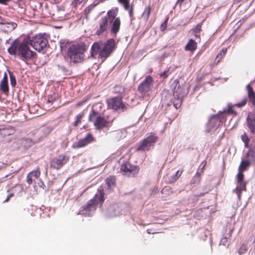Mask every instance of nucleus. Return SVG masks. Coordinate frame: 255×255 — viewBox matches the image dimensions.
Listing matches in <instances>:
<instances>
[{
	"mask_svg": "<svg viewBox=\"0 0 255 255\" xmlns=\"http://www.w3.org/2000/svg\"><path fill=\"white\" fill-rule=\"evenodd\" d=\"M47 45L48 39L46 34L39 33L31 38H25L22 42L18 38L15 39L7 48V52L10 55L26 60L30 59L35 54L30 49V46L36 50L40 51Z\"/></svg>",
	"mask_w": 255,
	"mask_h": 255,
	"instance_id": "1",
	"label": "nucleus"
},
{
	"mask_svg": "<svg viewBox=\"0 0 255 255\" xmlns=\"http://www.w3.org/2000/svg\"><path fill=\"white\" fill-rule=\"evenodd\" d=\"M116 43L113 38H110L106 42L99 41L94 42L91 46V55L95 58L98 55L103 60H106L115 51Z\"/></svg>",
	"mask_w": 255,
	"mask_h": 255,
	"instance_id": "2",
	"label": "nucleus"
},
{
	"mask_svg": "<svg viewBox=\"0 0 255 255\" xmlns=\"http://www.w3.org/2000/svg\"><path fill=\"white\" fill-rule=\"evenodd\" d=\"M121 20L119 17L116 18L115 21H112L104 16L99 21V27L97 29L96 33L98 36H102L110 30L112 35H115L119 32Z\"/></svg>",
	"mask_w": 255,
	"mask_h": 255,
	"instance_id": "3",
	"label": "nucleus"
},
{
	"mask_svg": "<svg viewBox=\"0 0 255 255\" xmlns=\"http://www.w3.org/2000/svg\"><path fill=\"white\" fill-rule=\"evenodd\" d=\"M104 194L102 190H100L99 193L95 195V197L90 200L86 206H83L82 209L80 210L78 214L83 215L85 216H92L99 205L101 206L104 201Z\"/></svg>",
	"mask_w": 255,
	"mask_h": 255,
	"instance_id": "4",
	"label": "nucleus"
},
{
	"mask_svg": "<svg viewBox=\"0 0 255 255\" xmlns=\"http://www.w3.org/2000/svg\"><path fill=\"white\" fill-rule=\"evenodd\" d=\"M233 113H234V111L230 108L227 110V112L224 111L219 113L217 115L212 116L209 119L207 130L209 131L215 130L224 122L227 114Z\"/></svg>",
	"mask_w": 255,
	"mask_h": 255,
	"instance_id": "5",
	"label": "nucleus"
},
{
	"mask_svg": "<svg viewBox=\"0 0 255 255\" xmlns=\"http://www.w3.org/2000/svg\"><path fill=\"white\" fill-rule=\"evenodd\" d=\"M85 49L80 45H71L68 50V56L71 62L74 63H80L84 59Z\"/></svg>",
	"mask_w": 255,
	"mask_h": 255,
	"instance_id": "6",
	"label": "nucleus"
},
{
	"mask_svg": "<svg viewBox=\"0 0 255 255\" xmlns=\"http://www.w3.org/2000/svg\"><path fill=\"white\" fill-rule=\"evenodd\" d=\"M89 121L94 123V125L97 129H101L105 127L108 124V121L100 114L94 110L90 113L89 116Z\"/></svg>",
	"mask_w": 255,
	"mask_h": 255,
	"instance_id": "7",
	"label": "nucleus"
},
{
	"mask_svg": "<svg viewBox=\"0 0 255 255\" xmlns=\"http://www.w3.org/2000/svg\"><path fill=\"white\" fill-rule=\"evenodd\" d=\"M158 139V137L154 133H151L149 135L144 139L137 148V150H149L154 146Z\"/></svg>",
	"mask_w": 255,
	"mask_h": 255,
	"instance_id": "8",
	"label": "nucleus"
},
{
	"mask_svg": "<svg viewBox=\"0 0 255 255\" xmlns=\"http://www.w3.org/2000/svg\"><path fill=\"white\" fill-rule=\"evenodd\" d=\"M108 107L116 111L124 112L126 107L120 97H115L108 101Z\"/></svg>",
	"mask_w": 255,
	"mask_h": 255,
	"instance_id": "9",
	"label": "nucleus"
},
{
	"mask_svg": "<svg viewBox=\"0 0 255 255\" xmlns=\"http://www.w3.org/2000/svg\"><path fill=\"white\" fill-rule=\"evenodd\" d=\"M69 160V157L61 154L53 158L50 161L51 167L58 170L66 164Z\"/></svg>",
	"mask_w": 255,
	"mask_h": 255,
	"instance_id": "10",
	"label": "nucleus"
},
{
	"mask_svg": "<svg viewBox=\"0 0 255 255\" xmlns=\"http://www.w3.org/2000/svg\"><path fill=\"white\" fill-rule=\"evenodd\" d=\"M244 175L243 173H238L237 175L238 184L236 188L234 190L236 191L238 198L240 200L242 195V192L246 189V183L244 181Z\"/></svg>",
	"mask_w": 255,
	"mask_h": 255,
	"instance_id": "11",
	"label": "nucleus"
},
{
	"mask_svg": "<svg viewBox=\"0 0 255 255\" xmlns=\"http://www.w3.org/2000/svg\"><path fill=\"white\" fill-rule=\"evenodd\" d=\"M121 171L124 174L130 176L136 174L138 172V169L136 166H132L129 163L127 162L122 164Z\"/></svg>",
	"mask_w": 255,
	"mask_h": 255,
	"instance_id": "12",
	"label": "nucleus"
},
{
	"mask_svg": "<svg viewBox=\"0 0 255 255\" xmlns=\"http://www.w3.org/2000/svg\"><path fill=\"white\" fill-rule=\"evenodd\" d=\"M153 84L152 78L147 76L142 83L138 87V90L140 93H146L151 90Z\"/></svg>",
	"mask_w": 255,
	"mask_h": 255,
	"instance_id": "13",
	"label": "nucleus"
},
{
	"mask_svg": "<svg viewBox=\"0 0 255 255\" xmlns=\"http://www.w3.org/2000/svg\"><path fill=\"white\" fill-rule=\"evenodd\" d=\"M94 138L91 133H88L87 136L77 142H74L72 145L74 148H79L85 146L93 141Z\"/></svg>",
	"mask_w": 255,
	"mask_h": 255,
	"instance_id": "14",
	"label": "nucleus"
},
{
	"mask_svg": "<svg viewBox=\"0 0 255 255\" xmlns=\"http://www.w3.org/2000/svg\"><path fill=\"white\" fill-rule=\"evenodd\" d=\"M121 208L118 204H114L110 206L107 211V215L109 217H114L120 215Z\"/></svg>",
	"mask_w": 255,
	"mask_h": 255,
	"instance_id": "15",
	"label": "nucleus"
},
{
	"mask_svg": "<svg viewBox=\"0 0 255 255\" xmlns=\"http://www.w3.org/2000/svg\"><path fill=\"white\" fill-rule=\"evenodd\" d=\"M17 26V24L16 23L14 22L7 21L5 20L0 28L2 31L8 33L13 31Z\"/></svg>",
	"mask_w": 255,
	"mask_h": 255,
	"instance_id": "16",
	"label": "nucleus"
},
{
	"mask_svg": "<svg viewBox=\"0 0 255 255\" xmlns=\"http://www.w3.org/2000/svg\"><path fill=\"white\" fill-rule=\"evenodd\" d=\"M248 127L252 133L255 132V114H249L247 119Z\"/></svg>",
	"mask_w": 255,
	"mask_h": 255,
	"instance_id": "17",
	"label": "nucleus"
},
{
	"mask_svg": "<svg viewBox=\"0 0 255 255\" xmlns=\"http://www.w3.org/2000/svg\"><path fill=\"white\" fill-rule=\"evenodd\" d=\"M226 233L225 238H223L221 239L220 241V245H222L223 246H226L228 244V238L230 237L231 234V233L233 231V228H232V225L230 224H227L226 226Z\"/></svg>",
	"mask_w": 255,
	"mask_h": 255,
	"instance_id": "18",
	"label": "nucleus"
},
{
	"mask_svg": "<svg viewBox=\"0 0 255 255\" xmlns=\"http://www.w3.org/2000/svg\"><path fill=\"white\" fill-rule=\"evenodd\" d=\"M119 9L117 7L113 8L112 9L108 11L107 15L105 16L108 19L111 20V21H115L117 18L116 16L118 14Z\"/></svg>",
	"mask_w": 255,
	"mask_h": 255,
	"instance_id": "19",
	"label": "nucleus"
},
{
	"mask_svg": "<svg viewBox=\"0 0 255 255\" xmlns=\"http://www.w3.org/2000/svg\"><path fill=\"white\" fill-rule=\"evenodd\" d=\"M247 90L248 92V97L252 104L255 107V94L251 87L250 84L247 86Z\"/></svg>",
	"mask_w": 255,
	"mask_h": 255,
	"instance_id": "20",
	"label": "nucleus"
},
{
	"mask_svg": "<svg viewBox=\"0 0 255 255\" xmlns=\"http://www.w3.org/2000/svg\"><path fill=\"white\" fill-rule=\"evenodd\" d=\"M197 46V43L193 39H190L185 46V50L193 51L196 49Z\"/></svg>",
	"mask_w": 255,
	"mask_h": 255,
	"instance_id": "21",
	"label": "nucleus"
},
{
	"mask_svg": "<svg viewBox=\"0 0 255 255\" xmlns=\"http://www.w3.org/2000/svg\"><path fill=\"white\" fill-rule=\"evenodd\" d=\"M251 165V163L248 160L242 161L239 167V173H243V172L248 168Z\"/></svg>",
	"mask_w": 255,
	"mask_h": 255,
	"instance_id": "22",
	"label": "nucleus"
},
{
	"mask_svg": "<svg viewBox=\"0 0 255 255\" xmlns=\"http://www.w3.org/2000/svg\"><path fill=\"white\" fill-rule=\"evenodd\" d=\"M0 88L2 92L7 95L9 92V88L8 86V82L0 81Z\"/></svg>",
	"mask_w": 255,
	"mask_h": 255,
	"instance_id": "23",
	"label": "nucleus"
},
{
	"mask_svg": "<svg viewBox=\"0 0 255 255\" xmlns=\"http://www.w3.org/2000/svg\"><path fill=\"white\" fill-rule=\"evenodd\" d=\"M106 182L109 189H112L115 186L116 180L114 177L110 176L108 177L106 180Z\"/></svg>",
	"mask_w": 255,
	"mask_h": 255,
	"instance_id": "24",
	"label": "nucleus"
},
{
	"mask_svg": "<svg viewBox=\"0 0 255 255\" xmlns=\"http://www.w3.org/2000/svg\"><path fill=\"white\" fill-rule=\"evenodd\" d=\"M150 10L151 9L149 6L146 7L145 8L142 14V17L144 20H148L149 15L150 14Z\"/></svg>",
	"mask_w": 255,
	"mask_h": 255,
	"instance_id": "25",
	"label": "nucleus"
},
{
	"mask_svg": "<svg viewBox=\"0 0 255 255\" xmlns=\"http://www.w3.org/2000/svg\"><path fill=\"white\" fill-rule=\"evenodd\" d=\"M203 171L200 170V169H198L196 174V176H194V178L192 180V182L193 183H196V182H199L200 181V176L202 174Z\"/></svg>",
	"mask_w": 255,
	"mask_h": 255,
	"instance_id": "26",
	"label": "nucleus"
},
{
	"mask_svg": "<svg viewBox=\"0 0 255 255\" xmlns=\"http://www.w3.org/2000/svg\"><path fill=\"white\" fill-rule=\"evenodd\" d=\"M125 90V88L121 85H117L114 87V92L117 94H122L124 93Z\"/></svg>",
	"mask_w": 255,
	"mask_h": 255,
	"instance_id": "27",
	"label": "nucleus"
},
{
	"mask_svg": "<svg viewBox=\"0 0 255 255\" xmlns=\"http://www.w3.org/2000/svg\"><path fill=\"white\" fill-rule=\"evenodd\" d=\"M227 48H223L218 54L216 60H217V63L220 62V59L225 56L227 52Z\"/></svg>",
	"mask_w": 255,
	"mask_h": 255,
	"instance_id": "28",
	"label": "nucleus"
},
{
	"mask_svg": "<svg viewBox=\"0 0 255 255\" xmlns=\"http://www.w3.org/2000/svg\"><path fill=\"white\" fill-rule=\"evenodd\" d=\"M247 155L253 159H255V147H252L248 150Z\"/></svg>",
	"mask_w": 255,
	"mask_h": 255,
	"instance_id": "29",
	"label": "nucleus"
},
{
	"mask_svg": "<svg viewBox=\"0 0 255 255\" xmlns=\"http://www.w3.org/2000/svg\"><path fill=\"white\" fill-rule=\"evenodd\" d=\"M118 2L121 3L124 7L125 9L129 8V0H118Z\"/></svg>",
	"mask_w": 255,
	"mask_h": 255,
	"instance_id": "30",
	"label": "nucleus"
},
{
	"mask_svg": "<svg viewBox=\"0 0 255 255\" xmlns=\"http://www.w3.org/2000/svg\"><path fill=\"white\" fill-rule=\"evenodd\" d=\"M242 139L245 143V146L246 148H249V138L246 133L242 135Z\"/></svg>",
	"mask_w": 255,
	"mask_h": 255,
	"instance_id": "31",
	"label": "nucleus"
},
{
	"mask_svg": "<svg viewBox=\"0 0 255 255\" xmlns=\"http://www.w3.org/2000/svg\"><path fill=\"white\" fill-rule=\"evenodd\" d=\"M201 26L199 24L197 25V26L194 28L193 32L194 33L195 36L197 38L198 37L199 38H200L198 34L201 31Z\"/></svg>",
	"mask_w": 255,
	"mask_h": 255,
	"instance_id": "32",
	"label": "nucleus"
},
{
	"mask_svg": "<svg viewBox=\"0 0 255 255\" xmlns=\"http://www.w3.org/2000/svg\"><path fill=\"white\" fill-rule=\"evenodd\" d=\"M30 174L36 179H38L39 177L40 172L39 168H37L36 170L32 171L30 172Z\"/></svg>",
	"mask_w": 255,
	"mask_h": 255,
	"instance_id": "33",
	"label": "nucleus"
},
{
	"mask_svg": "<svg viewBox=\"0 0 255 255\" xmlns=\"http://www.w3.org/2000/svg\"><path fill=\"white\" fill-rule=\"evenodd\" d=\"M125 9L128 11V14L130 17L131 20H132L133 17V7L132 5H129V8Z\"/></svg>",
	"mask_w": 255,
	"mask_h": 255,
	"instance_id": "34",
	"label": "nucleus"
},
{
	"mask_svg": "<svg viewBox=\"0 0 255 255\" xmlns=\"http://www.w3.org/2000/svg\"><path fill=\"white\" fill-rule=\"evenodd\" d=\"M169 74V68H167L164 72L160 73L159 75L161 78L165 79L167 77Z\"/></svg>",
	"mask_w": 255,
	"mask_h": 255,
	"instance_id": "35",
	"label": "nucleus"
},
{
	"mask_svg": "<svg viewBox=\"0 0 255 255\" xmlns=\"http://www.w3.org/2000/svg\"><path fill=\"white\" fill-rule=\"evenodd\" d=\"M182 103V99L180 98H178V99L176 100V101L173 102V105L174 107L177 109L178 108L180 107Z\"/></svg>",
	"mask_w": 255,
	"mask_h": 255,
	"instance_id": "36",
	"label": "nucleus"
},
{
	"mask_svg": "<svg viewBox=\"0 0 255 255\" xmlns=\"http://www.w3.org/2000/svg\"><path fill=\"white\" fill-rule=\"evenodd\" d=\"M9 130V129L7 128H0V133L4 135H10L11 133Z\"/></svg>",
	"mask_w": 255,
	"mask_h": 255,
	"instance_id": "37",
	"label": "nucleus"
},
{
	"mask_svg": "<svg viewBox=\"0 0 255 255\" xmlns=\"http://www.w3.org/2000/svg\"><path fill=\"white\" fill-rule=\"evenodd\" d=\"M83 117V114H79L76 117V121L74 122V125L77 126L78 124L81 122V120Z\"/></svg>",
	"mask_w": 255,
	"mask_h": 255,
	"instance_id": "38",
	"label": "nucleus"
},
{
	"mask_svg": "<svg viewBox=\"0 0 255 255\" xmlns=\"http://www.w3.org/2000/svg\"><path fill=\"white\" fill-rule=\"evenodd\" d=\"M84 0H74L71 3V5L73 7H76L79 5L81 4Z\"/></svg>",
	"mask_w": 255,
	"mask_h": 255,
	"instance_id": "39",
	"label": "nucleus"
},
{
	"mask_svg": "<svg viewBox=\"0 0 255 255\" xmlns=\"http://www.w3.org/2000/svg\"><path fill=\"white\" fill-rule=\"evenodd\" d=\"M247 102V99L245 98L244 99L242 100L240 103H239L236 104V106L239 108L245 106Z\"/></svg>",
	"mask_w": 255,
	"mask_h": 255,
	"instance_id": "40",
	"label": "nucleus"
},
{
	"mask_svg": "<svg viewBox=\"0 0 255 255\" xmlns=\"http://www.w3.org/2000/svg\"><path fill=\"white\" fill-rule=\"evenodd\" d=\"M247 250V247L245 245H243L241 247L240 249L239 250V254L240 255H241L243 254H244Z\"/></svg>",
	"mask_w": 255,
	"mask_h": 255,
	"instance_id": "41",
	"label": "nucleus"
},
{
	"mask_svg": "<svg viewBox=\"0 0 255 255\" xmlns=\"http://www.w3.org/2000/svg\"><path fill=\"white\" fill-rule=\"evenodd\" d=\"M27 183L28 184H31L32 183V176L30 174V173H29L27 175Z\"/></svg>",
	"mask_w": 255,
	"mask_h": 255,
	"instance_id": "42",
	"label": "nucleus"
},
{
	"mask_svg": "<svg viewBox=\"0 0 255 255\" xmlns=\"http://www.w3.org/2000/svg\"><path fill=\"white\" fill-rule=\"evenodd\" d=\"M10 83H11V86L12 87H14L16 84V80H15V78L13 76L10 75Z\"/></svg>",
	"mask_w": 255,
	"mask_h": 255,
	"instance_id": "43",
	"label": "nucleus"
},
{
	"mask_svg": "<svg viewBox=\"0 0 255 255\" xmlns=\"http://www.w3.org/2000/svg\"><path fill=\"white\" fill-rule=\"evenodd\" d=\"M55 99L56 96L55 95L54 96H51L48 97L47 101L48 103H53Z\"/></svg>",
	"mask_w": 255,
	"mask_h": 255,
	"instance_id": "44",
	"label": "nucleus"
},
{
	"mask_svg": "<svg viewBox=\"0 0 255 255\" xmlns=\"http://www.w3.org/2000/svg\"><path fill=\"white\" fill-rule=\"evenodd\" d=\"M179 171H176L175 175L172 177L173 181H175L179 178L181 172H180V173L179 174Z\"/></svg>",
	"mask_w": 255,
	"mask_h": 255,
	"instance_id": "45",
	"label": "nucleus"
},
{
	"mask_svg": "<svg viewBox=\"0 0 255 255\" xmlns=\"http://www.w3.org/2000/svg\"><path fill=\"white\" fill-rule=\"evenodd\" d=\"M206 162L205 161H203L200 165L198 169H200V170L203 171V170L206 165Z\"/></svg>",
	"mask_w": 255,
	"mask_h": 255,
	"instance_id": "46",
	"label": "nucleus"
},
{
	"mask_svg": "<svg viewBox=\"0 0 255 255\" xmlns=\"http://www.w3.org/2000/svg\"><path fill=\"white\" fill-rule=\"evenodd\" d=\"M1 81L8 82V78L7 74L5 72L4 73L3 77Z\"/></svg>",
	"mask_w": 255,
	"mask_h": 255,
	"instance_id": "47",
	"label": "nucleus"
},
{
	"mask_svg": "<svg viewBox=\"0 0 255 255\" xmlns=\"http://www.w3.org/2000/svg\"><path fill=\"white\" fill-rule=\"evenodd\" d=\"M105 0H95L94 1V4L95 5H96L98 4L99 3L102 2L104 1Z\"/></svg>",
	"mask_w": 255,
	"mask_h": 255,
	"instance_id": "48",
	"label": "nucleus"
},
{
	"mask_svg": "<svg viewBox=\"0 0 255 255\" xmlns=\"http://www.w3.org/2000/svg\"><path fill=\"white\" fill-rule=\"evenodd\" d=\"M38 182H37V183H38L39 186L40 187L43 188V186L44 185V184H43V182L39 179H38Z\"/></svg>",
	"mask_w": 255,
	"mask_h": 255,
	"instance_id": "49",
	"label": "nucleus"
},
{
	"mask_svg": "<svg viewBox=\"0 0 255 255\" xmlns=\"http://www.w3.org/2000/svg\"><path fill=\"white\" fill-rule=\"evenodd\" d=\"M13 196V194L11 193V194H8L7 196V197L5 199V200L4 201V202H7L9 199L12 197Z\"/></svg>",
	"mask_w": 255,
	"mask_h": 255,
	"instance_id": "50",
	"label": "nucleus"
},
{
	"mask_svg": "<svg viewBox=\"0 0 255 255\" xmlns=\"http://www.w3.org/2000/svg\"><path fill=\"white\" fill-rule=\"evenodd\" d=\"M5 19H3L0 16V25H1V26L3 25L5 21Z\"/></svg>",
	"mask_w": 255,
	"mask_h": 255,
	"instance_id": "51",
	"label": "nucleus"
},
{
	"mask_svg": "<svg viewBox=\"0 0 255 255\" xmlns=\"http://www.w3.org/2000/svg\"><path fill=\"white\" fill-rule=\"evenodd\" d=\"M184 0H178V1H177V3L176 4H179L180 6H181L182 3L184 1Z\"/></svg>",
	"mask_w": 255,
	"mask_h": 255,
	"instance_id": "52",
	"label": "nucleus"
},
{
	"mask_svg": "<svg viewBox=\"0 0 255 255\" xmlns=\"http://www.w3.org/2000/svg\"><path fill=\"white\" fill-rule=\"evenodd\" d=\"M166 26V22L165 21L164 23H163L162 25H161V28H162V30H163L164 28H165Z\"/></svg>",
	"mask_w": 255,
	"mask_h": 255,
	"instance_id": "53",
	"label": "nucleus"
},
{
	"mask_svg": "<svg viewBox=\"0 0 255 255\" xmlns=\"http://www.w3.org/2000/svg\"><path fill=\"white\" fill-rule=\"evenodd\" d=\"M84 102H82L77 103V106L78 107L81 106L83 104Z\"/></svg>",
	"mask_w": 255,
	"mask_h": 255,
	"instance_id": "54",
	"label": "nucleus"
},
{
	"mask_svg": "<svg viewBox=\"0 0 255 255\" xmlns=\"http://www.w3.org/2000/svg\"><path fill=\"white\" fill-rule=\"evenodd\" d=\"M147 232L148 233V234H154V233L153 232H151L150 230L149 229H148L147 230Z\"/></svg>",
	"mask_w": 255,
	"mask_h": 255,
	"instance_id": "55",
	"label": "nucleus"
},
{
	"mask_svg": "<svg viewBox=\"0 0 255 255\" xmlns=\"http://www.w3.org/2000/svg\"><path fill=\"white\" fill-rule=\"evenodd\" d=\"M7 0H0V2L1 3H3V2H5L6 1H7Z\"/></svg>",
	"mask_w": 255,
	"mask_h": 255,
	"instance_id": "56",
	"label": "nucleus"
},
{
	"mask_svg": "<svg viewBox=\"0 0 255 255\" xmlns=\"http://www.w3.org/2000/svg\"><path fill=\"white\" fill-rule=\"evenodd\" d=\"M9 40V39L6 40V43H8Z\"/></svg>",
	"mask_w": 255,
	"mask_h": 255,
	"instance_id": "57",
	"label": "nucleus"
},
{
	"mask_svg": "<svg viewBox=\"0 0 255 255\" xmlns=\"http://www.w3.org/2000/svg\"><path fill=\"white\" fill-rule=\"evenodd\" d=\"M1 41V39H0V42Z\"/></svg>",
	"mask_w": 255,
	"mask_h": 255,
	"instance_id": "58",
	"label": "nucleus"
}]
</instances>
